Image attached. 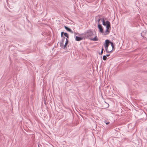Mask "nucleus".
<instances>
[{"label": "nucleus", "mask_w": 147, "mask_h": 147, "mask_svg": "<svg viewBox=\"0 0 147 147\" xmlns=\"http://www.w3.org/2000/svg\"><path fill=\"white\" fill-rule=\"evenodd\" d=\"M107 59V58L106 56L105 55H104L103 56V59L104 60H106Z\"/></svg>", "instance_id": "obj_9"}, {"label": "nucleus", "mask_w": 147, "mask_h": 147, "mask_svg": "<svg viewBox=\"0 0 147 147\" xmlns=\"http://www.w3.org/2000/svg\"><path fill=\"white\" fill-rule=\"evenodd\" d=\"M98 28L99 29L100 32L101 33L103 32V29L101 24H99L98 25Z\"/></svg>", "instance_id": "obj_3"}, {"label": "nucleus", "mask_w": 147, "mask_h": 147, "mask_svg": "<svg viewBox=\"0 0 147 147\" xmlns=\"http://www.w3.org/2000/svg\"><path fill=\"white\" fill-rule=\"evenodd\" d=\"M64 35H65V36L67 37V38H69L68 35L67 33H64Z\"/></svg>", "instance_id": "obj_8"}, {"label": "nucleus", "mask_w": 147, "mask_h": 147, "mask_svg": "<svg viewBox=\"0 0 147 147\" xmlns=\"http://www.w3.org/2000/svg\"><path fill=\"white\" fill-rule=\"evenodd\" d=\"M104 46L106 52L110 53L114 50V45L112 42H110L109 40L105 41Z\"/></svg>", "instance_id": "obj_1"}, {"label": "nucleus", "mask_w": 147, "mask_h": 147, "mask_svg": "<svg viewBox=\"0 0 147 147\" xmlns=\"http://www.w3.org/2000/svg\"><path fill=\"white\" fill-rule=\"evenodd\" d=\"M65 29L67 30V31L70 32L71 33H73V32L70 29L68 28L66 26H65Z\"/></svg>", "instance_id": "obj_5"}, {"label": "nucleus", "mask_w": 147, "mask_h": 147, "mask_svg": "<svg viewBox=\"0 0 147 147\" xmlns=\"http://www.w3.org/2000/svg\"><path fill=\"white\" fill-rule=\"evenodd\" d=\"M100 20L102 21V22L103 25L104 26H106V30L104 33L105 35H107L110 32V30H109V28L110 27V24L109 22L108 21H107L105 22L104 18L100 19L98 21V22L99 23V21Z\"/></svg>", "instance_id": "obj_2"}, {"label": "nucleus", "mask_w": 147, "mask_h": 147, "mask_svg": "<svg viewBox=\"0 0 147 147\" xmlns=\"http://www.w3.org/2000/svg\"><path fill=\"white\" fill-rule=\"evenodd\" d=\"M63 32H61V36L62 37L63 36Z\"/></svg>", "instance_id": "obj_11"}, {"label": "nucleus", "mask_w": 147, "mask_h": 147, "mask_svg": "<svg viewBox=\"0 0 147 147\" xmlns=\"http://www.w3.org/2000/svg\"><path fill=\"white\" fill-rule=\"evenodd\" d=\"M106 123V124L107 125V124H109V122H108L107 123Z\"/></svg>", "instance_id": "obj_13"}, {"label": "nucleus", "mask_w": 147, "mask_h": 147, "mask_svg": "<svg viewBox=\"0 0 147 147\" xmlns=\"http://www.w3.org/2000/svg\"><path fill=\"white\" fill-rule=\"evenodd\" d=\"M68 42V39H66V42H65V45L64 46V48L66 47V46L67 45V44Z\"/></svg>", "instance_id": "obj_7"}, {"label": "nucleus", "mask_w": 147, "mask_h": 147, "mask_svg": "<svg viewBox=\"0 0 147 147\" xmlns=\"http://www.w3.org/2000/svg\"><path fill=\"white\" fill-rule=\"evenodd\" d=\"M103 50H104V49L103 48H102V50H101V55H102V53H103Z\"/></svg>", "instance_id": "obj_10"}, {"label": "nucleus", "mask_w": 147, "mask_h": 147, "mask_svg": "<svg viewBox=\"0 0 147 147\" xmlns=\"http://www.w3.org/2000/svg\"><path fill=\"white\" fill-rule=\"evenodd\" d=\"M110 55L109 54V55H106V57H108Z\"/></svg>", "instance_id": "obj_12"}, {"label": "nucleus", "mask_w": 147, "mask_h": 147, "mask_svg": "<svg viewBox=\"0 0 147 147\" xmlns=\"http://www.w3.org/2000/svg\"><path fill=\"white\" fill-rule=\"evenodd\" d=\"M93 41H97L98 40V38L97 36H96L94 38H92L91 39Z\"/></svg>", "instance_id": "obj_6"}, {"label": "nucleus", "mask_w": 147, "mask_h": 147, "mask_svg": "<svg viewBox=\"0 0 147 147\" xmlns=\"http://www.w3.org/2000/svg\"><path fill=\"white\" fill-rule=\"evenodd\" d=\"M83 39V38L82 37L76 36L75 38V40L76 41H80Z\"/></svg>", "instance_id": "obj_4"}]
</instances>
